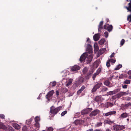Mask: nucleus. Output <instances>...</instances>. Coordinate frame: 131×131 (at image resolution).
<instances>
[{
	"label": "nucleus",
	"mask_w": 131,
	"mask_h": 131,
	"mask_svg": "<svg viewBox=\"0 0 131 131\" xmlns=\"http://www.w3.org/2000/svg\"><path fill=\"white\" fill-rule=\"evenodd\" d=\"M62 108V107L61 106H59L56 108H55L53 106L51 107H50V112L51 114L53 115L52 117H53L55 115L57 114L61 110Z\"/></svg>",
	"instance_id": "f257e3e1"
},
{
	"label": "nucleus",
	"mask_w": 131,
	"mask_h": 131,
	"mask_svg": "<svg viewBox=\"0 0 131 131\" xmlns=\"http://www.w3.org/2000/svg\"><path fill=\"white\" fill-rule=\"evenodd\" d=\"M92 110V108H85L81 111V114L83 115H85L91 112Z\"/></svg>",
	"instance_id": "f03ea898"
},
{
	"label": "nucleus",
	"mask_w": 131,
	"mask_h": 131,
	"mask_svg": "<svg viewBox=\"0 0 131 131\" xmlns=\"http://www.w3.org/2000/svg\"><path fill=\"white\" fill-rule=\"evenodd\" d=\"M100 112V110L98 109H95L90 113L89 116L91 117L95 116L99 114Z\"/></svg>",
	"instance_id": "7ed1b4c3"
},
{
	"label": "nucleus",
	"mask_w": 131,
	"mask_h": 131,
	"mask_svg": "<svg viewBox=\"0 0 131 131\" xmlns=\"http://www.w3.org/2000/svg\"><path fill=\"white\" fill-rule=\"evenodd\" d=\"M83 82H84V81L83 80V77H80L79 78L75 81V84L77 86H78Z\"/></svg>",
	"instance_id": "20e7f679"
},
{
	"label": "nucleus",
	"mask_w": 131,
	"mask_h": 131,
	"mask_svg": "<svg viewBox=\"0 0 131 131\" xmlns=\"http://www.w3.org/2000/svg\"><path fill=\"white\" fill-rule=\"evenodd\" d=\"M102 84L101 82H100L99 83H97L93 87V89L91 90V92L92 93L95 92L97 90L100 88Z\"/></svg>",
	"instance_id": "39448f33"
},
{
	"label": "nucleus",
	"mask_w": 131,
	"mask_h": 131,
	"mask_svg": "<svg viewBox=\"0 0 131 131\" xmlns=\"http://www.w3.org/2000/svg\"><path fill=\"white\" fill-rule=\"evenodd\" d=\"M54 92V91L53 90H52L49 91L47 93L46 95V98L48 99V100H49L50 98L53 95Z\"/></svg>",
	"instance_id": "423d86ee"
},
{
	"label": "nucleus",
	"mask_w": 131,
	"mask_h": 131,
	"mask_svg": "<svg viewBox=\"0 0 131 131\" xmlns=\"http://www.w3.org/2000/svg\"><path fill=\"white\" fill-rule=\"evenodd\" d=\"M130 106H131V103L129 102L126 104H122L121 105V108L122 109L124 110L127 108L129 107Z\"/></svg>",
	"instance_id": "0eeeda50"
},
{
	"label": "nucleus",
	"mask_w": 131,
	"mask_h": 131,
	"mask_svg": "<svg viewBox=\"0 0 131 131\" xmlns=\"http://www.w3.org/2000/svg\"><path fill=\"white\" fill-rule=\"evenodd\" d=\"M86 50L88 52V53L89 54L92 53L93 52L92 46L89 44H87V47L86 49Z\"/></svg>",
	"instance_id": "6e6552de"
},
{
	"label": "nucleus",
	"mask_w": 131,
	"mask_h": 131,
	"mask_svg": "<svg viewBox=\"0 0 131 131\" xmlns=\"http://www.w3.org/2000/svg\"><path fill=\"white\" fill-rule=\"evenodd\" d=\"M92 73V72H90L89 73L87 74V75L85 76L84 78L83 77V80L84 82L87 81L90 78Z\"/></svg>",
	"instance_id": "1a4fd4ad"
},
{
	"label": "nucleus",
	"mask_w": 131,
	"mask_h": 131,
	"mask_svg": "<svg viewBox=\"0 0 131 131\" xmlns=\"http://www.w3.org/2000/svg\"><path fill=\"white\" fill-rule=\"evenodd\" d=\"M127 94H127L125 92H121L116 94V95L117 98L118 99L121 97L122 96Z\"/></svg>",
	"instance_id": "9d476101"
},
{
	"label": "nucleus",
	"mask_w": 131,
	"mask_h": 131,
	"mask_svg": "<svg viewBox=\"0 0 131 131\" xmlns=\"http://www.w3.org/2000/svg\"><path fill=\"white\" fill-rule=\"evenodd\" d=\"M69 71H66L65 73H64V74L62 75L63 79L67 80L68 79V76L69 75Z\"/></svg>",
	"instance_id": "9b49d317"
},
{
	"label": "nucleus",
	"mask_w": 131,
	"mask_h": 131,
	"mask_svg": "<svg viewBox=\"0 0 131 131\" xmlns=\"http://www.w3.org/2000/svg\"><path fill=\"white\" fill-rule=\"evenodd\" d=\"M80 68L79 66L74 65L71 68V70L72 71H74L79 70Z\"/></svg>",
	"instance_id": "f8f14e48"
},
{
	"label": "nucleus",
	"mask_w": 131,
	"mask_h": 131,
	"mask_svg": "<svg viewBox=\"0 0 131 131\" xmlns=\"http://www.w3.org/2000/svg\"><path fill=\"white\" fill-rule=\"evenodd\" d=\"M100 36L99 33L95 34L93 36V38L94 40L97 41L99 40L100 38Z\"/></svg>",
	"instance_id": "ddd939ff"
},
{
	"label": "nucleus",
	"mask_w": 131,
	"mask_h": 131,
	"mask_svg": "<svg viewBox=\"0 0 131 131\" xmlns=\"http://www.w3.org/2000/svg\"><path fill=\"white\" fill-rule=\"evenodd\" d=\"M103 83L105 85L109 88H110L112 86H111L110 85V82L109 80H105L104 82Z\"/></svg>",
	"instance_id": "4468645a"
},
{
	"label": "nucleus",
	"mask_w": 131,
	"mask_h": 131,
	"mask_svg": "<svg viewBox=\"0 0 131 131\" xmlns=\"http://www.w3.org/2000/svg\"><path fill=\"white\" fill-rule=\"evenodd\" d=\"M106 48H102L100 49L98 52V53L99 55L102 54L106 50Z\"/></svg>",
	"instance_id": "2eb2a0df"
},
{
	"label": "nucleus",
	"mask_w": 131,
	"mask_h": 131,
	"mask_svg": "<svg viewBox=\"0 0 131 131\" xmlns=\"http://www.w3.org/2000/svg\"><path fill=\"white\" fill-rule=\"evenodd\" d=\"M103 21H101L98 26V31L99 32L101 31V29L103 28L102 26L103 24Z\"/></svg>",
	"instance_id": "dca6fc26"
},
{
	"label": "nucleus",
	"mask_w": 131,
	"mask_h": 131,
	"mask_svg": "<svg viewBox=\"0 0 131 131\" xmlns=\"http://www.w3.org/2000/svg\"><path fill=\"white\" fill-rule=\"evenodd\" d=\"M85 53H83L80 56L79 60L81 62H82L86 58V57L84 55Z\"/></svg>",
	"instance_id": "f3484780"
},
{
	"label": "nucleus",
	"mask_w": 131,
	"mask_h": 131,
	"mask_svg": "<svg viewBox=\"0 0 131 131\" xmlns=\"http://www.w3.org/2000/svg\"><path fill=\"white\" fill-rule=\"evenodd\" d=\"M0 129H2L5 130L7 129V128L3 123L2 122H0Z\"/></svg>",
	"instance_id": "a211bd4d"
},
{
	"label": "nucleus",
	"mask_w": 131,
	"mask_h": 131,
	"mask_svg": "<svg viewBox=\"0 0 131 131\" xmlns=\"http://www.w3.org/2000/svg\"><path fill=\"white\" fill-rule=\"evenodd\" d=\"M116 113V112L115 111H110L108 112L105 114V116H108L110 115H113Z\"/></svg>",
	"instance_id": "6ab92c4d"
},
{
	"label": "nucleus",
	"mask_w": 131,
	"mask_h": 131,
	"mask_svg": "<svg viewBox=\"0 0 131 131\" xmlns=\"http://www.w3.org/2000/svg\"><path fill=\"white\" fill-rule=\"evenodd\" d=\"M101 96H97L95 98L94 101L96 102L101 101Z\"/></svg>",
	"instance_id": "aec40b11"
},
{
	"label": "nucleus",
	"mask_w": 131,
	"mask_h": 131,
	"mask_svg": "<svg viewBox=\"0 0 131 131\" xmlns=\"http://www.w3.org/2000/svg\"><path fill=\"white\" fill-rule=\"evenodd\" d=\"M89 58H87V59L86 60V63L87 64L90 63L92 61V59L93 56H89Z\"/></svg>",
	"instance_id": "412c9836"
},
{
	"label": "nucleus",
	"mask_w": 131,
	"mask_h": 131,
	"mask_svg": "<svg viewBox=\"0 0 131 131\" xmlns=\"http://www.w3.org/2000/svg\"><path fill=\"white\" fill-rule=\"evenodd\" d=\"M82 120L77 119L75 120L74 122V123L76 125L81 124Z\"/></svg>",
	"instance_id": "4be33fe9"
},
{
	"label": "nucleus",
	"mask_w": 131,
	"mask_h": 131,
	"mask_svg": "<svg viewBox=\"0 0 131 131\" xmlns=\"http://www.w3.org/2000/svg\"><path fill=\"white\" fill-rule=\"evenodd\" d=\"M113 103H110L109 102H107L106 103V104L105 107L107 108L111 107L113 106Z\"/></svg>",
	"instance_id": "5701e85b"
},
{
	"label": "nucleus",
	"mask_w": 131,
	"mask_h": 131,
	"mask_svg": "<svg viewBox=\"0 0 131 131\" xmlns=\"http://www.w3.org/2000/svg\"><path fill=\"white\" fill-rule=\"evenodd\" d=\"M113 29V26L112 25H109L107 27L106 29L109 32L112 31Z\"/></svg>",
	"instance_id": "b1692460"
},
{
	"label": "nucleus",
	"mask_w": 131,
	"mask_h": 131,
	"mask_svg": "<svg viewBox=\"0 0 131 131\" xmlns=\"http://www.w3.org/2000/svg\"><path fill=\"white\" fill-rule=\"evenodd\" d=\"M13 126L15 128L17 129H19L20 128L19 125L16 123L14 124L13 125Z\"/></svg>",
	"instance_id": "393cba45"
},
{
	"label": "nucleus",
	"mask_w": 131,
	"mask_h": 131,
	"mask_svg": "<svg viewBox=\"0 0 131 131\" xmlns=\"http://www.w3.org/2000/svg\"><path fill=\"white\" fill-rule=\"evenodd\" d=\"M113 129L116 131H117L120 130L119 125H116L113 126Z\"/></svg>",
	"instance_id": "a878e982"
},
{
	"label": "nucleus",
	"mask_w": 131,
	"mask_h": 131,
	"mask_svg": "<svg viewBox=\"0 0 131 131\" xmlns=\"http://www.w3.org/2000/svg\"><path fill=\"white\" fill-rule=\"evenodd\" d=\"M34 126L35 127L36 129H39L40 127L39 122H36L34 124Z\"/></svg>",
	"instance_id": "bb28decb"
},
{
	"label": "nucleus",
	"mask_w": 131,
	"mask_h": 131,
	"mask_svg": "<svg viewBox=\"0 0 131 131\" xmlns=\"http://www.w3.org/2000/svg\"><path fill=\"white\" fill-rule=\"evenodd\" d=\"M33 117H31L30 119L26 120V124L28 125L30 124L33 119Z\"/></svg>",
	"instance_id": "cd10ccee"
},
{
	"label": "nucleus",
	"mask_w": 131,
	"mask_h": 131,
	"mask_svg": "<svg viewBox=\"0 0 131 131\" xmlns=\"http://www.w3.org/2000/svg\"><path fill=\"white\" fill-rule=\"evenodd\" d=\"M105 41V39L104 38L102 39L99 42V44L102 45L103 44Z\"/></svg>",
	"instance_id": "c85d7f7f"
},
{
	"label": "nucleus",
	"mask_w": 131,
	"mask_h": 131,
	"mask_svg": "<svg viewBox=\"0 0 131 131\" xmlns=\"http://www.w3.org/2000/svg\"><path fill=\"white\" fill-rule=\"evenodd\" d=\"M122 67V65L121 64H119L116 66V68L114 69V70H117L119 69Z\"/></svg>",
	"instance_id": "c756f323"
},
{
	"label": "nucleus",
	"mask_w": 131,
	"mask_h": 131,
	"mask_svg": "<svg viewBox=\"0 0 131 131\" xmlns=\"http://www.w3.org/2000/svg\"><path fill=\"white\" fill-rule=\"evenodd\" d=\"M128 116V114L126 113H124L122 114L121 115V117L125 118L126 117Z\"/></svg>",
	"instance_id": "7c9ffc66"
},
{
	"label": "nucleus",
	"mask_w": 131,
	"mask_h": 131,
	"mask_svg": "<svg viewBox=\"0 0 131 131\" xmlns=\"http://www.w3.org/2000/svg\"><path fill=\"white\" fill-rule=\"evenodd\" d=\"M94 49H96L97 51L99 50V47L97 45V43H95L94 46Z\"/></svg>",
	"instance_id": "2f4dec72"
},
{
	"label": "nucleus",
	"mask_w": 131,
	"mask_h": 131,
	"mask_svg": "<svg viewBox=\"0 0 131 131\" xmlns=\"http://www.w3.org/2000/svg\"><path fill=\"white\" fill-rule=\"evenodd\" d=\"M102 123L101 122H97L95 125V127H99L102 126Z\"/></svg>",
	"instance_id": "473e14b6"
},
{
	"label": "nucleus",
	"mask_w": 131,
	"mask_h": 131,
	"mask_svg": "<svg viewBox=\"0 0 131 131\" xmlns=\"http://www.w3.org/2000/svg\"><path fill=\"white\" fill-rule=\"evenodd\" d=\"M40 119L39 117L37 116L35 118V122H39L40 121Z\"/></svg>",
	"instance_id": "72a5a7b5"
},
{
	"label": "nucleus",
	"mask_w": 131,
	"mask_h": 131,
	"mask_svg": "<svg viewBox=\"0 0 131 131\" xmlns=\"http://www.w3.org/2000/svg\"><path fill=\"white\" fill-rule=\"evenodd\" d=\"M62 93H65L68 91V90L66 88H63L62 89Z\"/></svg>",
	"instance_id": "f704fd0d"
},
{
	"label": "nucleus",
	"mask_w": 131,
	"mask_h": 131,
	"mask_svg": "<svg viewBox=\"0 0 131 131\" xmlns=\"http://www.w3.org/2000/svg\"><path fill=\"white\" fill-rule=\"evenodd\" d=\"M130 80H126L123 82L124 84H130Z\"/></svg>",
	"instance_id": "c9c22d12"
},
{
	"label": "nucleus",
	"mask_w": 131,
	"mask_h": 131,
	"mask_svg": "<svg viewBox=\"0 0 131 131\" xmlns=\"http://www.w3.org/2000/svg\"><path fill=\"white\" fill-rule=\"evenodd\" d=\"M88 70L87 68L86 67L84 68L83 70V73L84 74H86L88 71Z\"/></svg>",
	"instance_id": "e433bc0d"
},
{
	"label": "nucleus",
	"mask_w": 131,
	"mask_h": 131,
	"mask_svg": "<svg viewBox=\"0 0 131 131\" xmlns=\"http://www.w3.org/2000/svg\"><path fill=\"white\" fill-rule=\"evenodd\" d=\"M70 81H68L66 84V85L67 86L70 85V84L72 83V81L71 80H72V79H70Z\"/></svg>",
	"instance_id": "4c0bfd02"
},
{
	"label": "nucleus",
	"mask_w": 131,
	"mask_h": 131,
	"mask_svg": "<svg viewBox=\"0 0 131 131\" xmlns=\"http://www.w3.org/2000/svg\"><path fill=\"white\" fill-rule=\"evenodd\" d=\"M125 42V40L124 39H123L120 42V47H121V46H122L123 44H124Z\"/></svg>",
	"instance_id": "58836bf2"
},
{
	"label": "nucleus",
	"mask_w": 131,
	"mask_h": 131,
	"mask_svg": "<svg viewBox=\"0 0 131 131\" xmlns=\"http://www.w3.org/2000/svg\"><path fill=\"white\" fill-rule=\"evenodd\" d=\"M120 90V89H118L114 90L113 91V92L114 93V94H115L118 92H119Z\"/></svg>",
	"instance_id": "ea45409f"
},
{
	"label": "nucleus",
	"mask_w": 131,
	"mask_h": 131,
	"mask_svg": "<svg viewBox=\"0 0 131 131\" xmlns=\"http://www.w3.org/2000/svg\"><path fill=\"white\" fill-rule=\"evenodd\" d=\"M108 90L107 88L105 86H104L102 88L101 90L103 92H105Z\"/></svg>",
	"instance_id": "a19ab883"
},
{
	"label": "nucleus",
	"mask_w": 131,
	"mask_h": 131,
	"mask_svg": "<svg viewBox=\"0 0 131 131\" xmlns=\"http://www.w3.org/2000/svg\"><path fill=\"white\" fill-rule=\"evenodd\" d=\"M110 60H108L106 63V66L108 67H109L110 66Z\"/></svg>",
	"instance_id": "79ce46f5"
},
{
	"label": "nucleus",
	"mask_w": 131,
	"mask_h": 131,
	"mask_svg": "<svg viewBox=\"0 0 131 131\" xmlns=\"http://www.w3.org/2000/svg\"><path fill=\"white\" fill-rule=\"evenodd\" d=\"M67 111H65L63 112L61 114V116H63L67 113Z\"/></svg>",
	"instance_id": "37998d69"
},
{
	"label": "nucleus",
	"mask_w": 131,
	"mask_h": 131,
	"mask_svg": "<svg viewBox=\"0 0 131 131\" xmlns=\"http://www.w3.org/2000/svg\"><path fill=\"white\" fill-rule=\"evenodd\" d=\"M98 74L96 73H95L94 74L93 76H92V78L93 80H94L96 77V76Z\"/></svg>",
	"instance_id": "c03bdc74"
},
{
	"label": "nucleus",
	"mask_w": 131,
	"mask_h": 131,
	"mask_svg": "<svg viewBox=\"0 0 131 131\" xmlns=\"http://www.w3.org/2000/svg\"><path fill=\"white\" fill-rule=\"evenodd\" d=\"M107 94L108 95H112L114 94V93L113 92V91H110L107 92Z\"/></svg>",
	"instance_id": "a18cd8bd"
},
{
	"label": "nucleus",
	"mask_w": 131,
	"mask_h": 131,
	"mask_svg": "<svg viewBox=\"0 0 131 131\" xmlns=\"http://www.w3.org/2000/svg\"><path fill=\"white\" fill-rule=\"evenodd\" d=\"M101 69L100 68H99L97 70L96 72L98 74H99L101 71Z\"/></svg>",
	"instance_id": "49530a36"
},
{
	"label": "nucleus",
	"mask_w": 131,
	"mask_h": 131,
	"mask_svg": "<svg viewBox=\"0 0 131 131\" xmlns=\"http://www.w3.org/2000/svg\"><path fill=\"white\" fill-rule=\"evenodd\" d=\"M22 131H28L26 126H24L22 128Z\"/></svg>",
	"instance_id": "de8ad7c7"
},
{
	"label": "nucleus",
	"mask_w": 131,
	"mask_h": 131,
	"mask_svg": "<svg viewBox=\"0 0 131 131\" xmlns=\"http://www.w3.org/2000/svg\"><path fill=\"white\" fill-rule=\"evenodd\" d=\"M50 84H51L52 85V87H53L54 86H55L56 85V82L55 81H54L53 82H51L50 83Z\"/></svg>",
	"instance_id": "09e8293b"
},
{
	"label": "nucleus",
	"mask_w": 131,
	"mask_h": 131,
	"mask_svg": "<svg viewBox=\"0 0 131 131\" xmlns=\"http://www.w3.org/2000/svg\"><path fill=\"white\" fill-rule=\"evenodd\" d=\"M119 129L120 130L123 129H124L125 128V127L124 126L122 125H119Z\"/></svg>",
	"instance_id": "8fccbe9b"
},
{
	"label": "nucleus",
	"mask_w": 131,
	"mask_h": 131,
	"mask_svg": "<svg viewBox=\"0 0 131 131\" xmlns=\"http://www.w3.org/2000/svg\"><path fill=\"white\" fill-rule=\"evenodd\" d=\"M108 60H110V62L114 63L116 62V60H114L112 59H109Z\"/></svg>",
	"instance_id": "3c124183"
},
{
	"label": "nucleus",
	"mask_w": 131,
	"mask_h": 131,
	"mask_svg": "<svg viewBox=\"0 0 131 131\" xmlns=\"http://www.w3.org/2000/svg\"><path fill=\"white\" fill-rule=\"evenodd\" d=\"M53 129V128L52 127H49L47 129V131H52Z\"/></svg>",
	"instance_id": "603ef678"
},
{
	"label": "nucleus",
	"mask_w": 131,
	"mask_h": 131,
	"mask_svg": "<svg viewBox=\"0 0 131 131\" xmlns=\"http://www.w3.org/2000/svg\"><path fill=\"white\" fill-rule=\"evenodd\" d=\"M104 34L105 35L104 36L106 37L107 38L108 37V33L107 31H105L104 32Z\"/></svg>",
	"instance_id": "864d4df0"
},
{
	"label": "nucleus",
	"mask_w": 131,
	"mask_h": 131,
	"mask_svg": "<svg viewBox=\"0 0 131 131\" xmlns=\"http://www.w3.org/2000/svg\"><path fill=\"white\" fill-rule=\"evenodd\" d=\"M5 117V115L3 114H0V118L4 119Z\"/></svg>",
	"instance_id": "5fc2aeb1"
},
{
	"label": "nucleus",
	"mask_w": 131,
	"mask_h": 131,
	"mask_svg": "<svg viewBox=\"0 0 131 131\" xmlns=\"http://www.w3.org/2000/svg\"><path fill=\"white\" fill-rule=\"evenodd\" d=\"M106 123L111 125L112 124V122L111 121L107 120L106 121Z\"/></svg>",
	"instance_id": "6e6d98bb"
},
{
	"label": "nucleus",
	"mask_w": 131,
	"mask_h": 131,
	"mask_svg": "<svg viewBox=\"0 0 131 131\" xmlns=\"http://www.w3.org/2000/svg\"><path fill=\"white\" fill-rule=\"evenodd\" d=\"M85 89V87L83 85L81 89H80V90H81V91H83L84 89Z\"/></svg>",
	"instance_id": "4d7b16f0"
},
{
	"label": "nucleus",
	"mask_w": 131,
	"mask_h": 131,
	"mask_svg": "<svg viewBox=\"0 0 131 131\" xmlns=\"http://www.w3.org/2000/svg\"><path fill=\"white\" fill-rule=\"evenodd\" d=\"M128 85H122V88L123 89H126L127 88Z\"/></svg>",
	"instance_id": "13d9d810"
},
{
	"label": "nucleus",
	"mask_w": 131,
	"mask_h": 131,
	"mask_svg": "<svg viewBox=\"0 0 131 131\" xmlns=\"http://www.w3.org/2000/svg\"><path fill=\"white\" fill-rule=\"evenodd\" d=\"M119 79H122L123 78L124 76L123 75V74H121V75H120L119 77Z\"/></svg>",
	"instance_id": "bf43d9fd"
},
{
	"label": "nucleus",
	"mask_w": 131,
	"mask_h": 131,
	"mask_svg": "<svg viewBox=\"0 0 131 131\" xmlns=\"http://www.w3.org/2000/svg\"><path fill=\"white\" fill-rule=\"evenodd\" d=\"M115 53L114 52H113L112 53L111 55L110 56V58L113 57L114 56Z\"/></svg>",
	"instance_id": "052dcab7"
},
{
	"label": "nucleus",
	"mask_w": 131,
	"mask_h": 131,
	"mask_svg": "<svg viewBox=\"0 0 131 131\" xmlns=\"http://www.w3.org/2000/svg\"><path fill=\"white\" fill-rule=\"evenodd\" d=\"M82 91L80 89L77 92V93L78 95H79L82 92Z\"/></svg>",
	"instance_id": "680f3d73"
},
{
	"label": "nucleus",
	"mask_w": 131,
	"mask_h": 131,
	"mask_svg": "<svg viewBox=\"0 0 131 131\" xmlns=\"http://www.w3.org/2000/svg\"><path fill=\"white\" fill-rule=\"evenodd\" d=\"M113 77H114V75H113L112 76H111V77H109L108 78L109 80H110L111 81L112 80V79L113 78Z\"/></svg>",
	"instance_id": "e2e57ef3"
},
{
	"label": "nucleus",
	"mask_w": 131,
	"mask_h": 131,
	"mask_svg": "<svg viewBox=\"0 0 131 131\" xmlns=\"http://www.w3.org/2000/svg\"><path fill=\"white\" fill-rule=\"evenodd\" d=\"M127 74L131 75V70H129L127 72Z\"/></svg>",
	"instance_id": "0e129e2a"
},
{
	"label": "nucleus",
	"mask_w": 131,
	"mask_h": 131,
	"mask_svg": "<svg viewBox=\"0 0 131 131\" xmlns=\"http://www.w3.org/2000/svg\"><path fill=\"white\" fill-rule=\"evenodd\" d=\"M112 98L113 99H115L117 98V97H116V95L114 96H112Z\"/></svg>",
	"instance_id": "69168bd1"
},
{
	"label": "nucleus",
	"mask_w": 131,
	"mask_h": 131,
	"mask_svg": "<svg viewBox=\"0 0 131 131\" xmlns=\"http://www.w3.org/2000/svg\"><path fill=\"white\" fill-rule=\"evenodd\" d=\"M59 92L58 91H57L56 92V95L57 96L59 95Z\"/></svg>",
	"instance_id": "338daca9"
},
{
	"label": "nucleus",
	"mask_w": 131,
	"mask_h": 131,
	"mask_svg": "<svg viewBox=\"0 0 131 131\" xmlns=\"http://www.w3.org/2000/svg\"><path fill=\"white\" fill-rule=\"evenodd\" d=\"M94 131H103L100 129H95Z\"/></svg>",
	"instance_id": "774afa93"
}]
</instances>
